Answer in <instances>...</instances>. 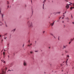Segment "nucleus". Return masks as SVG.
<instances>
[{
  "label": "nucleus",
  "mask_w": 74,
  "mask_h": 74,
  "mask_svg": "<svg viewBox=\"0 0 74 74\" xmlns=\"http://www.w3.org/2000/svg\"><path fill=\"white\" fill-rule=\"evenodd\" d=\"M7 4H9V2H8V1H7Z\"/></svg>",
  "instance_id": "obj_21"
},
{
  "label": "nucleus",
  "mask_w": 74,
  "mask_h": 74,
  "mask_svg": "<svg viewBox=\"0 0 74 74\" xmlns=\"http://www.w3.org/2000/svg\"><path fill=\"white\" fill-rule=\"evenodd\" d=\"M60 12H56V14H60Z\"/></svg>",
  "instance_id": "obj_15"
},
{
  "label": "nucleus",
  "mask_w": 74,
  "mask_h": 74,
  "mask_svg": "<svg viewBox=\"0 0 74 74\" xmlns=\"http://www.w3.org/2000/svg\"><path fill=\"white\" fill-rule=\"evenodd\" d=\"M50 34L51 36H53V34L52 33H51Z\"/></svg>",
  "instance_id": "obj_17"
},
{
  "label": "nucleus",
  "mask_w": 74,
  "mask_h": 74,
  "mask_svg": "<svg viewBox=\"0 0 74 74\" xmlns=\"http://www.w3.org/2000/svg\"><path fill=\"white\" fill-rule=\"evenodd\" d=\"M10 45V44H8V47H9V45Z\"/></svg>",
  "instance_id": "obj_22"
},
{
  "label": "nucleus",
  "mask_w": 74,
  "mask_h": 74,
  "mask_svg": "<svg viewBox=\"0 0 74 74\" xmlns=\"http://www.w3.org/2000/svg\"><path fill=\"white\" fill-rule=\"evenodd\" d=\"M61 17H60V18H59V19H60V18H61Z\"/></svg>",
  "instance_id": "obj_48"
},
{
  "label": "nucleus",
  "mask_w": 74,
  "mask_h": 74,
  "mask_svg": "<svg viewBox=\"0 0 74 74\" xmlns=\"http://www.w3.org/2000/svg\"><path fill=\"white\" fill-rule=\"evenodd\" d=\"M66 19H67V20H69V18L67 17L66 18Z\"/></svg>",
  "instance_id": "obj_20"
},
{
  "label": "nucleus",
  "mask_w": 74,
  "mask_h": 74,
  "mask_svg": "<svg viewBox=\"0 0 74 74\" xmlns=\"http://www.w3.org/2000/svg\"><path fill=\"white\" fill-rule=\"evenodd\" d=\"M66 48V46H64L63 47V49H64V48Z\"/></svg>",
  "instance_id": "obj_19"
},
{
  "label": "nucleus",
  "mask_w": 74,
  "mask_h": 74,
  "mask_svg": "<svg viewBox=\"0 0 74 74\" xmlns=\"http://www.w3.org/2000/svg\"><path fill=\"white\" fill-rule=\"evenodd\" d=\"M0 37H1V35L0 34Z\"/></svg>",
  "instance_id": "obj_31"
},
{
  "label": "nucleus",
  "mask_w": 74,
  "mask_h": 74,
  "mask_svg": "<svg viewBox=\"0 0 74 74\" xmlns=\"http://www.w3.org/2000/svg\"><path fill=\"white\" fill-rule=\"evenodd\" d=\"M69 59V58H68V59L66 61V63H67V61Z\"/></svg>",
  "instance_id": "obj_26"
},
{
  "label": "nucleus",
  "mask_w": 74,
  "mask_h": 74,
  "mask_svg": "<svg viewBox=\"0 0 74 74\" xmlns=\"http://www.w3.org/2000/svg\"><path fill=\"white\" fill-rule=\"evenodd\" d=\"M73 8H74V7H71V8H70V9L72 10Z\"/></svg>",
  "instance_id": "obj_16"
},
{
  "label": "nucleus",
  "mask_w": 74,
  "mask_h": 74,
  "mask_svg": "<svg viewBox=\"0 0 74 74\" xmlns=\"http://www.w3.org/2000/svg\"><path fill=\"white\" fill-rule=\"evenodd\" d=\"M47 0H44V1L43 2V3H44V4L43 5V8H44V3H45V1H46Z\"/></svg>",
  "instance_id": "obj_5"
},
{
  "label": "nucleus",
  "mask_w": 74,
  "mask_h": 74,
  "mask_svg": "<svg viewBox=\"0 0 74 74\" xmlns=\"http://www.w3.org/2000/svg\"><path fill=\"white\" fill-rule=\"evenodd\" d=\"M74 38L72 39H71V41H73L74 40Z\"/></svg>",
  "instance_id": "obj_14"
},
{
  "label": "nucleus",
  "mask_w": 74,
  "mask_h": 74,
  "mask_svg": "<svg viewBox=\"0 0 74 74\" xmlns=\"http://www.w3.org/2000/svg\"><path fill=\"white\" fill-rule=\"evenodd\" d=\"M66 1H67V0H66Z\"/></svg>",
  "instance_id": "obj_51"
},
{
  "label": "nucleus",
  "mask_w": 74,
  "mask_h": 74,
  "mask_svg": "<svg viewBox=\"0 0 74 74\" xmlns=\"http://www.w3.org/2000/svg\"><path fill=\"white\" fill-rule=\"evenodd\" d=\"M69 57H70L69 55H67V56H66L67 58H68V59H69Z\"/></svg>",
  "instance_id": "obj_10"
},
{
  "label": "nucleus",
  "mask_w": 74,
  "mask_h": 74,
  "mask_svg": "<svg viewBox=\"0 0 74 74\" xmlns=\"http://www.w3.org/2000/svg\"><path fill=\"white\" fill-rule=\"evenodd\" d=\"M50 48H51V47H49V49H50Z\"/></svg>",
  "instance_id": "obj_45"
},
{
  "label": "nucleus",
  "mask_w": 74,
  "mask_h": 74,
  "mask_svg": "<svg viewBox=\"0 0 74 74\" xmlns=\"http://www.w3.org/2000/svg\"><path fill=\"white\" fill-rule=\"evenodd\" d=\"M31 1L32 3V1L31 0Z\"/></svg>",
  "instance_id": "obj_40"
},
{
  "label": "nucleus",
  "mask_w": 74,
  "mask_h": 74,
  "mask_svg": "<svg viewBox=\"0 0 74 74\" xmlns=\"http://www.w3.org/2000/svg\"><path fill=\"white\" fill-rule=\"evenodd\" d=\"M62 56H63V54H62Z\"/></svg>",
  "instance_id": "obj_56"
},
{
  "label": "nucleus",
  "mask_w": 74,
  "mask_h": 74,
  "mask_svg": "<svg viewBox=\"0 0 74 74\" xmlns=\"http://www.w3.org/2000/svg\"><path fill=\"white\" fill-rule=\"evenodd\" d=\"M65 46V47H67V45Z\"/></svg>",
  "instance_id": "obj_39"
},
{
  "label": "nucleus",
  "mask_w": 74,
  "mask_h": 74,
  "mask_svg": "<svg viewBox=\"0 0 74 74\" xmlns=\"http://www.w3.org/2000/svg\"><path fill=\"white\" fill-rule=\"evenodd\" d=\"M8 7H9L8 6Z\"/></svg>",
  "instance_id": "obj_53"
},
{
  "label": "nucleus",
  "mask_w": 74,
  "mask_h": 74,
  "mask_svg": "<svg viewBox=\"0 0 74 74\" xmlns=\"http://www.w3.org/2000/svg\"><path fill=\"white\" fill-rule=\"evenodd\" d=\"M35 52H38V51H35Z\"/></svg>",
  "instance_id": "obj_28"
},
{
  "label": "nucleus",
  "mask_w": 74,
  "mask_h": 74,
  "mask_svg": "<svg viewBox=\"0 0 74 74\" xmlns=\"http://www.w3.org/2000/svg\"><path fill=\"white\" fill-rule=\"evenodd\" d=\"M8 58H10V56H9V55H8Z\"/></svg>",
  "instance_id": "obj_32"
},
{
  "label": "nucleus",
  "mask_w": 74,
  "mask_h": 74,
  "mask_svg": "<svg viewBox=\"0 0 74 74\" xmlns=\"http://www.w3.org/2000/svg\"><path fill=\"white\" fill-rule=\"evenodd\" d=\"M66 11L65 12V14H66Z\"/></svg>",
  "instance_id": "obj_41"
},
{
  "label": "nucleus",
  "mask_w": 74,
  "mask_h": 74,
  "mask_svg": "<svg viewBox=\"0 0 74 74\" xmlns=\"http://www.w3.org/2000/svg\"><path fill=\"white\" fill-rule=\"evenodd\" d=\"M67 22H69V21H67Z\"/></svg>",
  "instance_id": "obj_57"
},
{
  "label": "nucleus",
  "mask_w": 74,
  "mask_h": 74,
  "mask_svg": "<svg viewBox=\"0 0 74 74\" xmlns=\"http://www.w3.org/2000/svg\"><path fill=\"white\" fill-rule=\"evenodd\" d=\"M72 23H73V24H74V22H73Z\"/></svg>",
  "instance_id": "obj_35"
},
{
  "label": "nucleus",
  "mask_w": 74,
  "mask_h": 74,
  "mask_svg": "<svg viewBox=\"0 0 74 74\" xmlns=\"http://www.w3.org/2000/svg\"><path fill=\"white\" fill-rule=\"evenodd\" d=\"M53 36L54 38H56V37H55L53 35Z\"/></svg>",
  "instance_id": "obj_23"
},
{
  "label": "nucleus",
  "mask_w": 74,
  "mask_h": 74,
  "mask_svg": "<svg viewBox=\"0 0 74 74\" xmlns=\"http://www.w3.org/2000/svg\"><path fill=\"white\" fill-rule=\"evenodd\" d=\"M5 26L7 27V24H6V22H5Z\"/></svg>",
  "instance_id": "obj_18"
},
{
  "label": "nucleus",
  "mask_w": 74,
  "mask_h": 74,
  "mask_svg": "<svg viewBox=\"0 0 74 74\" xmlns=\"http://www.w3.org/2000/svg\"><path fill=\"white\" fill-rule=\"evenodd\" d=\"M16 30V29H14L12 31V32H14L15 31V30Z\"/></svg>",
  "instance_id": "obj_11"
},
{
  "label": "nucleus",
  "mask_w": 74,
  "mask_h": 74,
  "mask_svg": "<svg viewBox=\"0 0 74 74\" xmlns=\"http://www.w3.org/2000/svg\"><path fill=\"white\" fill-rule=\"evenodd\" d=\"M1 62H3V63H5V61L3 60H1Z\"/></svg>",
  "instance_id": "obj_9"
},
{
  "label": "nucleus",
  "mask_w": 74,
  "mask_h": 74,
  "mask_svg": "<svg viewBox=\"0 0 74 74\" xmlns=\"http://www.w3.org/2000/svg\"><path fill=\"white\" fill-rule=\"evenodd\" d=\"M27 46V47H30V45H28Z\"/></svg>",
  "instance_id": "obj_27"
},
{
  "label": "nucleus",
  "mask_w": 74,
  "mask_h": 74,
  "mask_svg": "<svg viewBox=\"0 0 74 74\" xmlns=\"http://www.w3.org/2000/svg\"><path fill=\"white\" fill-rule=\"evenodd\" d=\"M30 54H33V51H30Z\"/></svg>",
  "instance_id": "obj_12"
},
{
  "label": "nucleus",
  "mask_w": 74,
  "mask_h": 74,
  "mask_svg": "<svg viewBox=\"0 0 74 74\" xmlns=\"http://www.w3.org/2000/svg\"><path fill=\"white\" fill-rule=\"evenodd\" d=\"M63 63H64V62H63Z\"/></svg>",
  "instance_id": "obj_59"
},
{
  "label": "nucleus",
  "mask_w": 74,
  "mask_h": 74,
  "mask_svg": "<svg viewBox=\"0 0 74 74\" xmlns=\"http://www.w3.org/2000/svg\"><path fill=\"white\" fill-rule=\"evenodd\" d=\"M62 71H63V70H62Z\"/></svg>",
  "instance_id": "obj_52"
},
{
  "label": "nucleus",
  "mask_w": 74,
  "mask_h": 74,
  "mask_svg": "<svg viewBox=\"0 0 74 74\" xmlns=\"http://www.w3.org/2000/svg\"><path fill=\"white\" fill-rule=\"evenodd\" d=\"M68 73V72H67V74Z\"/></svg>",
  "instance_id": "obj_55"
},
{
  "label": "nucleus",
  "mask_w": 74,
  "mask_h": 74,
  "mask_svg": "<svg viewBox=\"0 0 74 74\" xmlns=\"http://www.w3.org/2000/svg\"><path fill=\"white\" fill-rule=\"evenodd\" d=\"M4 51H5V50H4Z\"/></svg>",
  "instance_id": "obj_58"
},
{
  "label": "nucleus",
  "mask_w": 74,
  "mask_h": 74,
  "mask_svg": "<svg viewBox=\"0 0 74 74\" xmlns=\"http://www.w3.org/2000/svg\"><path fill=\"white\" fill-rule=\"evenodd\" d=\"M71 43V42H69V44H70Z\"/></svg>",
  "instance_id": "obj_33"
},
{
  "label": "nucleus",
  "mask_w": 74,
  "mask_h": 74,
  "mask_svg": "<svg viewBox=\"0 0 74 74\" xmlns=\"http://www.w3.org/2000/svg\"><path fill=\"white\" fill-rule=\"evenodd\" d=\"M45 31H44L43 32V34H44V33H45Z\"/></svg>",
  "instance_id": "obj_29"
},
{
  "label": "nucleus",
  "mask_w": 74,
  "mask_h": 74,
  "mask_svg": "<svg viewBox=\"0 0 74 74\" xmlns=\"http://www.w3.org/2000/svg\"><path fill=\"white\" fill-rule=\"evenodd\" d=\"M3 55L4 57H5V52H3Z\"/></svg>",
  "instance_id": "obj_7"
},
{
  "label": "nucleus",
  "mask_w": 74,
  "mask_h": 74,
  "mask_svg": "<svg viewBox=\"0 0 74 74\" xmlns=\"http://www.w3.org/2000/svg\"><path fill=\"white\" fill-rule=\"evenodd\" d=\"M57 21V22H59V20Z\"/></svg>",
  "instance_id": "obj_43"
},
{
  "label": "nucleus",
  "mask_w": 74,
  "mask_h": 74,
  "mask_svg": "<svg viewBox=\"0 0 74 74\" xmlns=\"http://www.w3.org/2000/svg\"><path fill=\"white\" fill-rule=\"evenodd\" d=\"M8 71H11V70H9Z\"/></svg>",
  "instance_id": "obj_47"
},
{
  "label": "nucleus",
  "mask_w": 74,
  "mask_h": 74,
  "mask_svg": "<svg viewBox=\"0 0 74 74\" xmlns=\"http://www.w3.org/2000/svg\"><path fill=\"white\" fill-rule=\"evenodd\" d=\"M3 52V50L1 51V52Z\"/></svg>",
  "instance_id": "obj_54"
},
{
  "label": "nucleus",
  "mask_w": 74,
  "mask_h": 74,
  "mask_svg": "<svg viewBox=\"0 0 74 74\" xmlns=\"http://www.w3.org/2000/svg\"><path fill=\"white\" fill-rule=\"evenodd\" d=\"M13 1H14V0H13Z\"/></svg>",
  "instance_id": "obj_60"
},
{
  "label": "nucleus",
  "mask_w": 74,
  "mask_h": 74,
  "mask_svg": "<svg viewBox=\"0 0 74 74\" xmlns=\"http://www.w3.org/2000/svg\"><path fill=\"white\" fill-rule=\"evenodd\" d=\"M24 46V44H23V47Z\"/></svg>",
  "instance_id": "obj_42"
},
{
  "label": "nucleus",
  "mask_w": 74,
  "mask_h": 74,
  "mask_svg": "<svg viewBox=\"0 0 74 74\" xmlns=\"http://www.w3.org/2000/svg\"><path fill=\"white\" fill-rule=\"evenodd\" d=\"M71 5V4H69L68 5V4L66 5V8H67V9H68L69 8V5Z\"/></svg>",
  "instance_id": "obj_3"
},
{
  "label": "nucleus",
  "mask_w": 74,
  "mask_h": 74,
  "mask_svg": "<svg viewBox=\"0 0 74 74\" xmlns=\"http://www.w3.org/2000/svg\"><path fill=\"white\" fill-rule=\"evenodd\" d=\"M54 25V22H53L52 24V23H51V26H52L53 25Z\"/></svg>",
  "instance_id": "obj_8"
},
{
  "label": "nucleus",
  "mask_w": 74,
  "mask_h": 74,
  "mask_svg": "<svg viewBox=\"0 0 74 74\" xmlns=\"http://www.w3.org/2000/svg\"><path fill=\"white\" fill-rule=\"evenodd\" d=\"M27 25H28L29 28H32V27L33 26V23L30 21H28L27 22Z\"/></svg>",
  "instance_id": "obj_1"
},
{
  "label": "nucleus",
  "mask_w": 74,
  "mask_h": 74,
  "mask_svg": "<svg viewBox=\"0 0 74 74\" xmlns=\"http://www.w3.org/2000/svg\"><path fill=\"white\" fill-rule=\"evenodd\" d=\"M72 69H74V67L72 68Z\"/></svg>",
  "instance_id": "obj_46"
},
{
  "label": "nucleus",
  "mask_w": 74,
  "mask_h": 74,
  "mask_svg": "<svg viewBox=\"0 0 74 74\" xmlns=\"http://www.w3.org/2000/svg\"><path fill=\"white\" fill-rule=\"evenodd\" d=\"M62 23H64V21H62Z\"/></svg>",
  "instance_id": "obj_44"
},
{
  "label": "nucleus",
  "mask_w": 74,
  "mask_h": 74,
  "mask_svg": "<svg viewBox=\"0 0 74 74\" xmlns=\"http://www.w3.org/2000/svg\"><path fill=\"white\" fill-rule=\"evenodd\" d=\"M28 42H30V40H29Z\"/></svg>",
  "instance_id": "obj_49"
},
{
  "label": "nucleus",
  "mask_w": 74,
  "mask_h": 74,
  "mask_svg": "<svg viewBox=\"0 0 74 74\" xmlns=\"http://www.w3.org/2000/svg\"><path fill=\"white\" fill-rule=\"evenodd\" d=\"M7 33L5 34L4 35V36H5V35H7Z\"/></svg>",
  "instance_id": "obj_24"
},
{
  "label": "nucleus",
  "mask_w": 74,
  "mask_h": 74,
  "mask_svg": "<svg viewBox=\"0 0 74 74\" xmlns=\"http://www.w3.org/2000/svg\"><path fill=\"white\" fill-rule=\"evenodd\" d=\"M0 14H1V16H2V18H3V16H4V14H2V13H1V10H0Z\"/></svg>",
  "instance_id": "obj_4"
},
{
  "label": "nucleus",
  "mask_w": 74,
  "mask_h": 74,
  "mask_svg": "<svg viewBox=\"0 0 74 74\" xmlns=\"http://www.w3.org/2000/svg\"><path fill=\"white\" fill-rule=\"evenodd\" d=\"M71 16L72 18H73V16L72 15H71Z\"/></svg>",
  "instance_id": "obj_38"
},
{
  "label": "nucleus",
  "mask_w": 74,
  "mask_h": 74,
  "mask_svg": "<svg viewBox=\"0 0 74 74\" xmlns=\"http://www.w3.org/2000/svg\"><path fill=\"white\" fill-rule=\"evenodd\" d=\"M3 39H2L1 40V42H3Z\"/></svg>",
  "instance_id": "obj_34"
},
{
  "label": "nucleus",
  "mask_w": 74,
  "mask_h": 74,
  "mask_svg": "<svg viewBox=\"0 0 74 74\" xmlns=\"http://www.w3.org/2000/svg\"><path fill=\"white\" fill-rule=\"evenodd\" d=\"M7 68H5V70H7Z\"/></svg>",
  "instance_id": "obj_30"
},
{
  "label": "nucleus",
  "mask_w": 74,
  "mask_h": 74,
  "mask_svg": "<svg viewBox=\"0 0 74 74\" xmlns=\"http://www.w3.org/2000/svg\"><path fill=\"white\" fill-rule=\"evenodd\" d=\"M70 3V4H72V3Z\"/></svg>",
  "instance_id": "obj_37"
},
{
  "label": "nucleus",
  "mask_w": 74,
  "mask_h": 74,
  "mask_svg": "<svg viewBox=\"0 0 74 74\" xmlns=\"http://www.w3.org/2000/svg\"><path fill=\"white\" fill-rule=\"evenodd\" d=\"M32 45V44H30V46L31 45Z\"/></svg>",
  "instance_id": "obj_36"
},
{
  "label": "nucleus",
  "mask_w": 74,
  "mask_h": 74,
  "mask_svg": "<svg viewBox=\"0 0 74 74\" xmlns=\"http://www.w3.org/2000/svg\"><path fill=\"white\" fill-rule=\"evenodd\" d=\"M64 16H64V15H63L62 16H61V17L62 18V19H64Z\"/></svg>",
  "instance_id": "obj_6"
},
{
  "label": "nucleus",
  "mask_w": 74,
  "mask_h": 74,
  "mask_svg": "<svg viewBox=\"0 0 74 74\" xmlns=\"http://www.w3.org/2000/svg\"><path fill=\"white\" fill-rule=\"evenodd\" d=\"M7 38V37H4V39L5 40V39H6V38Z\"/></svg>",
  "instance_id": "obj_25"
},
{
  "label": "nucleus",
  "mask_w": 74,
  "mask_h": 74,
  "mask_svg": "<svg viewBox=\"0 0 74 74\" xmlns=\"http://www.w3.org/2000/svg\"><path fill=\"white\" fill-rule=\"evenodd\" d=\"M63 14L64 15V13H63Z\"/></svg>",
  "instance_id": "obj_50"
},
{
  "label": "nucleus",
  "mask_w": 74,
  "mask_h": 74,
  "mask_svg": "<svg viewBox=\"0 0 74 74\" xmlns=\"http://www.w3.org/2000/svg\"><path fill=\"white\" fill-rule=\"evenodd\" d=\"M65 52L66 53H68V51H67L66 50H65Z\"/></svg>",
  "instance_id": "obj_13"
},
{
  "label": "nucleus",
  "mask_w": 74,
  "mask_h": 74,
  "mask_svg": "<svg viewBox=\"0 0 74 74\" xmlns=\"http://www.w3.org/2000/svg\"><path fill=\"white\" fill-rule=\"evenodd\" d=\"M23 65L24 66H27V62L25 61H24L23 62Z\"/></svg>",
  "instance_id": "obj_2"
}]
</instances>
